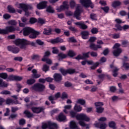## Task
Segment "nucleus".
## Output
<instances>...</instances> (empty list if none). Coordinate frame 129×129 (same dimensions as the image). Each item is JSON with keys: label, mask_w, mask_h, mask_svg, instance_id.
Returning a JSON list of instances; mask_svg holds the SVG:
<instances>
[{"label": "nucleus", "mask_w": 129, "mask_h": 129, "mask_svg": "<svg viewBox=\"0 0 129 129\" xmlns=\"http://www.w3.org/2000/svg\"><path fill=\"white\" fill-rule=\"evenodd\" d=\"M15 44L17 46H20L21 49H24L26 47V46L27 45H30L32 47H36L35 43L33 42H31L30 41H28L26 39H17L15 41Z\"/></svg>", "instance_id": "1"}, {"label": "nucleus", "mask_w": 129, "mask_h": 129, "mask_svg": "<svg viewBox=\"0 0 129 129\" xmlns=\"http://www.w3.org/2000/svg\"><path fill=\"white\" fill-rule=\"evenodd\" d=\"M19 8L22 9L25 12V16L29 17L30 16V13L28 11L29 10H32L33 7L30 5H26L24 4H19Z\"/></svg>", "instance_id": "2"}, {"label": "nucleus", "mask_w": 129, "mask_h": 129, "mask_svg": "<svg viewBox=\"0 0 129 129\" xmlns=\"http://www.w3.org/2000/svg\"><path fill=\"white\" fill-rule=\"evenodd\" d=\"M31 89L32 90L37 91L38 92H42L45 90V86L40 83H36L32 86Z\"/></svg>", "instance_id": "3"}, {"label": "nucleus", "mask_w": 129, "mask_h": 129, "mask_svg": "<svg viewBox=\"0 0 129 129\" xmlns=\"http://www.w3.org/2000/svg\"><path fill=\"white\" fill-rule=\"evenodd\" d=\"M59 72L61 73L62 75L63 76H66L67 74H69L70 75H73L75 73H79L78 72H76L75 69H69L67 70L63 69L62 68H60L59 69Z\"/></svg>", "instance_id": "4"}, {"label": "nucleus", "mask_w": 129, "mask_h": 129, "mask_svg": "<svg viewBox=\"0 0 129 129\" xmlns=\"http://www.w3.org/2000/svg\"><path fill=\"white\" fill-rule=\"evenodd\" d=\"M81 4L86 8H94L95 5L92 3L91 0H80Z\"/></svg>", "instance_id": "5"}, {"label": "nucleus", "mask_w": 129, "mask_h": 129, "mask_svg": "<svg viewBox=\"0 0 129 129\" xmlns=\"http://www.w3.org/2000/svg\"><path fill=\"white\" fill-rule=\"evenodd\" d=\"M76 119L77 120H84L85 121H89L90 118L88 117L86 114L80 113L77 115Z\"/></svg>", "instance_id": "6"}, {"label": "nucleus", "mask_w": 129, "mask_h": 129, "mask_svg": "<svg viewBox=\"0 0 129 129\" xmlns=\"http://www.w3.org/2000/svg\"><path fill=\"white\" fill-rule=\"evenodd\" d=\"M23 30V34L25 36H29L30 34H31L36 31L31 27H25Z\"/></svg>", "instance_id": "7"}, {"label": "nucleus", "mask_w": 129, "mask_h": 129, "mask_svg": "<svg viewBox=\"0 0 129 129\" xmlns=\"http://www.w3.org/2000/svg\"><path fill=\"white\" fill-rule=\"evenodd\" d=\"M69 5H68V3L67 1H63V5H60V7L56 9V10L58 11V12H61L62 11H64V10H69Z\"/></svg>", "instance_id": "8"}, {"label": "nucleus", "mask_w": 129, "mask_h": 129, "mask_svg": "<svg viewBox=\"0 0 129 129\" xmlns=\"http://www.w3.org/2000/svg\"><path fill=\"white\" fill-rule=\"evenodd\" d=\"M82 12V10H80L79 7L76 8V10L74 14L73 17L76 18L77 20H81L82 18L80 17L81 13Z\"/></svg>", "instance_id": "9"}, {"label": "nucleus", "mask_w": 129, "mask_h": 129, "mask_svg": "<svg viewBox=\"0 0 129 129\" xmlns=\"http://www.w3.org/2000/svg\"><path fill=\"white\" fill-rule=\"evenodd\" d=\"M28 109H31L32 111L34 113L39 114L44 111V108L41 107H32L31 108H28Z\"/></svg>", "instance_id": "10"}, {"label": "nucleus", "mask_w": 129, "mask_h": 129, "mask_svg": "<svg viewBox=\"0 0 129 129\" xmlns=\"http://www.w3.org/2000/svg\"><path fill=\"white\" fill-rule=\"evenodd\" d=\"M8 50L14 54H17L20 52V48L16 46H8Z\"/></svg>", "instance_id": "11"}, {"label": "nucleus", "mask_w": 129, "mask_h": 129, "mask_svg": "<svg viewBox=\"0 0 129 129\" xmlns=\"http://www.w3.org/2000/svg\"><path fill=\"white\" fill-rule=\"evenodd\" d=\"M75 25L80 26L79 28L82 29V30H86L88 29V26L86 25L84 22L81 21V22H77L75 23Z\"/></svg>", "instance_id": "12"}, {"label": "nucleus", "mask_w": 129, "mask_h": 129, "mask_svg": "<svg viewBox=\"0 0 129 129\" xmlns=\"http://www.w3.org/2000/svg\"><path fill=\"white\" fill-rule=\"evenodd\" d=\"M47 7V2L42 1L41 3H39V4L37 5V8L38 10H43L46 8Z\"/></svg>", "instance_id": "13"}, {"label": "nucleus", "mask_w": 129, "mask_h": 129, "mask_svg": "<svg viewBox=\"0 0 129 129\" xmlns=\"http://www.w3.org/2000/svg\"><path fill=\"white\" fill-rule=\"evenodd\" d=\"M50 42L51 44H55L59 43H63V40L61 38H60L59 37H57L55 39H51Z\"/></svg>", "instance_id": "14"}, {"label": "nucleus", "mask_w": 129, "mask_h": 129, "mask_svg": "<svg viewBox=\"0 0 129 129\" xmlns=\"http://www.w3.org/2000/svg\"><path fill=\"white\" fill-rule=\"evenodd\" d=\"M102 46L100 45H95V44L93 43H91L90 44V48L92 50L97 51L99 49H101Z\"/></svg>", "instance_id": "15"}, {"label": "nucleus", "mask_w": 129, "mask_h": 129, "mask_svg": "<svg viewBox=\"0 0 129 129\" xmlns=\"http://www.w3.org/2000/svg\"><path fill=\"white\" fill-rule=\"evenodd\" d=\"M32 78L33 79H38L39 78H40L41 75H40V74H37V70H35V69L32 70Z\"/></svg>", "instance_id": "16"}, {"label": "nucleus", "mask_w": 129, "mask_h": 129, "mask_svg": "<svg viewBox=\"0 0 129 129\" xmlns=\"http://www.w3.org/2000/svg\"><path fill=\"white\" fill-rule=\"evenodd\" d=\"M5 30L8 33H13L15 31H16V27H14L13 26H7L6 27Z\"/></svg>", "instance_id": "17"}, {"label": "nucleus", "mask_w": 129, "mask_h": 129, "mask_svg": "<svg viewBox=\"0 0 129 129\" xmlns=\"http://www.w3.org/2000/svg\"><path fill=\"white\" fill-rule=\"evenodd\" d=\"M67 57H68V55L64 53H63V52H60L58 53V55L57 56L58 61H61L63 59L67 58Z\"/></svg>", "instance_id": "18"}, {"label": "nucleus", "mask_w": 129, "mask_h": 129, "mask_svg": "<svg viewBox=\"0 0 129 129\" xmlns=\"http://www.w3.org/2000/svg\"><path fill=\"white\" fill-rule=\"evenodd\" d=\"M122 52L121 48H117L113 51V55L115 57H118Z\"/></svg>", "instance_id": "19"}, {"label": "nucleus", "mask_w": 129, "mask_h": 129, "mask_svg": "<svg viewBox=\"0 0 129 129\" xmlns=\"http://www.w3.org/2000/svg\"><path fill=\"white\" fill-rule=\"evenodd\" d=\"M31 34H30L29 35V38L32 39H35V38H36L37 37V36L38 35H39L40 33H39V31H35L31 33Z\"/></svg>", "instance_id": "20"}, {"label": "nucleus", "mask_w": 129, "mask_h": 129, "mask_svg": "<svg viewBox=\"0 0 129 129\" xmlns=\"http://www.w3.org/2000/svg\"><path fill=\"white\" fill-rule=\"evenodd\" d=\"M54 81L56 82H60L62 80V76L60 74L55 73L54 75Z\"/></svg>", "instance_id": "21"}, {"label": "nucleus", "mask_w": 129, "mask_h": 129, "mask_svg": "<svg viewBox=\"0 0 129 129\" xmlns=\"http://www.w3.org/2000/svg\"><path fill=\"white\" fill-rule=\"evenodd\" d=\"M8 13L10 14H16V10L12 5H8L7 7Z\"/></svg>", "instance_id": "22"}, {"label": "nucleus", "mask_w": 129, "mask_h": 129, "mask_svg": "<svg viewBox=\"0 0 129 129\" xmlns=\"http://www.w3.org/2000/svg\"><path fill=\"white\" fill-rule=\"evenodd\" d=\"M82 110V107L80 105H78V104H75L74 106V111L76 112H80Z\"/></svg>", "instance_id": "23"}, {"label": "nucleus", "mask_w": 129, "mask_h": 129, "mask_svg": "<svg viewBox=\"0 0 129 129\" xmlns=\"http://www.w3.org/2000/svg\"><path fill=\"white\" fill-rule=\"evenodd\" d=\"M81 35H82V39L86 40L88 39L87 37L89 35V32L87 31H82Z\"/></svg>", "instance_id": "24"}, {"label": "nucleus", "mask_w": 129, "mask_h": 129, "mask_svg": "<svg viewBox=\"0 0 129 129\" xmlns=\"http://www.w3.org/2000/svg\"><path fill=\"white\" fill-rule=\"evenodd\" d=\"M121 5V3L120 1H114L112 3L113 8H116Z\"/></svg>", "instance_id": "25"}, {"label": "nucleus", "mask_w": 129, "mask_h": 129, "mask_svg": "<svg viewBox=\"0 0 129 129\" xmlns=\"http://www.w3.org/2000/svg\"><path fill=\"white\" fill-rule=\"evenodd\" d=\"M58 121L60 122L64 121L67 119V117L64 114H63V113H60L59 115H58Z\"/></svg>", "instance_id": "26"}, {"label": "nucleus", "mask_w": 129, "mask_h": 129, "mask_svg": "<svg viewBox=\"0 0 129 129\" xmlns=\"http://www.w3.org/2000/svg\"><path fill=\"white\" fill-rule=\"evenodd\" d=\"M48 123L49 125V129H55L54 128H58L57 124L56 123L49 122ZM53 127H54V128H53Z\"/></svg>", "instance_id": "27"}, {"label": "nucleus", "mask_w": 129, "mask_h": 129, "mask_svg": "<svg viewBox=\"0 0 129 129\" xmlns=\"http://www.w3.org/2000/svg\"><path fill=\"white\" fill-rule=\"evenodd\" d=\"M46 12L49 14H54L55 13V10L51 6H49L46 8Z\"/></svg>", "instance_id": "28"}, {"label": "nucleus", "mask_w": 129, "mask_h": 129, "mask_svg": "<svg viewBox=\"0 0 129 129\" xmlns=\"http://www.w3.org/2000/svg\"><path fill=\"white\" fill-rule=\"evenodd\" d=\"M24 114L26 115V117L28 118H30L31 117H33V114L31 113L29 111H28V110H26L24 112Z\"/></svg>", "instance_id": "29"}, {"label": "nucleus", "mask_w": 129, "mask_h": 129, "mask_svg": "<svg viewBox=\"0 0 129 129\" xmlns=\"http://www.w3.org/2000/svg\"><path fill=\"white\" fill-rule=\"evenodd\" d=\"M76 104H79L81 105L84 106L86 104V101L83 99H77Z\"/></svg>", "instance_id": "30"}, {"label": "nucleus", "mask_w": 129, "mask_h": 129, "mask_svg": "<svg viewBox=\"0 0 129 129\" xmlns=\"http://www.w3.org/2000/svg\"><path fill=\"white\" fill-rule=\"evenodd\" d=\"M9 86V84L3 81V80L0 78V87L6 88Z\"/></svg>", "instance_id": "31"}, {"label": "nucleus", "mask_w": 129, "mask_h": 129, "mask_svg": "<svg viewBox=\"0 0 129 129\" xmlns=\"http://www.w3.org/2000/svg\"><path fill=\"white\" fill-rule=\"evenodd\" d=\"M78 125H77L76 123L75 122V121H71L70 123V128L71 129H75L77 128L78 127Z\"/></svg>", "instance_id": "32"}, {"label": "nucleus", "mask_w": 129, "mask_h": 129, "mask_svg": "<svg viewBox=\"0 0 129 129\" xmlns=\"http://www.w3.org/2000/svg\"><path fill=\"white\" fill-rule=\"evenodd\" d=\"M41 61L45 62L49 65H51L52 63V60L49 58H47V57H43L42 59H41Z\"/></svg>", "instance_id": "33"}, {"label": "nucleus", "mask_w": 129, "mask_h": 129, "mask_svg": "<svg viewBox=\"0 0 129 129\" xmlns=\"http://www.w3.org/2000/svg\"><path fill=\"white\" fill-rule=\"evenodd\" d=\"M52 29H44V31H43V34L45 35H50L51 34Z\"/></svg>", "instance_id": "34"}, {"label": "nucleus", "mask_w": 129, "mask_h": 129, "mask_svg": "<svg viewBox=\"0 0 129 129\" xmlns=\"http://www.w3.org/2000/svg\"><path fill=\"white\" fill-rule=\"evenodd\" d=\"M72 108V105H65L64 106V110H63V112L65 113L66 114L69 113V111L67 110H70Z\"/></svg>", "instance_id": "35"}, {"label": "nucleus", "mask_w": 129, "mask_h": 129, "mask_svg": "<svg viewBox=\"0 0 129 129\" xmlns=\"http://www.w3.org/2000/svg\"><path fill=\"white\" fill-rule=\"evenodd\" d=\"M68 56L71 57H73L75 56H76V53L73 50H70L69 52H68V54H67Z\"/></svg>", "instance_id": "36"}, {"label": "nucleus", "mask_w": 129, "mask_h": 129, "mask_svg": "<svg viewBox=\"0 0 129 129\" xmlns=\"http://www.w3.org/2000/svg\"><path fill=\"white\" fill-rule=\"evenodd\" d=\"M109 127L110 128L112 129H116V124L115 122H114L113 121H111L110 122H109L108 123Z\"/></svg>", "instance_id": "37"}, {"label": "nucleus", "mask_w": 129, "mask_h": 129, "mask_svg": "<svg viewBox=\"0 0 129 129\" xmlns=\"http://www.w3.org/2000/svg\"><path fill=\"white\" fill-rule=\"evenodd\" d=\"M119 71V69L117 67H114V70L112 71V76L114 77H117L118 75L117 72Z\"/></svg>", "instance_id": "38"}, {"label": "nucleus", "mask_w": 129, "mask_h": 129, "mask_svg": "<svg viewBox=\"0 0 129 129\" xmlns=\"http://www.w3.org/2000/svg\"><path fill=\"white\" fill-rule=\"evenodd\" d=\"M59 66V63H55L54 66L51 67V69H52V71H57L59 70V67H58Z\"/></svg>", "instance_id": "39"}, {"label": "nucleus", "mask_w": 129, "mask_h": 129, "mask_svg": "<svg viewBox=\"0 0 129 129\" xmlns=\"http://www.w3.org/2000/svg\"><path fill=\"white\" fill-rule=\"evenodd\" d=\"M36 82L35 80L34 79H30L29 80H27L26 83L28 85H31L34 84Z\"/></svg>", "instance_id": "40"}, {"label": "nucleus", "mask_w": 129, "mask_h": 129, "mask_svg": "<svg viewBox=\"0 0 129 129\" xmlns=\"http://www.w3.org/2000/svg\"><path fill=\"white\" fill-rule=\"evenodd\" d=\"M50 68V67L47 64H43L42 67V71L44 72L45 73H46L49 71V69Z\"/></svg>", "instance_id": "41"}, {"label": "nucleus", "mask_w": 129, "mask_h": 129, "mask_svg": "<svg viewBox=\"0 0 129 129\" xmlns=\"http://www.w3.org/2000/svg\"><path fill=\"white\" fill-rule=\"evenodd\" d=\"M97 113H102L104 112V108L102 107H98L96 108Z\"/></svg>", "instance_id": "42"}, {"label": "nucleus", "mask_w": 129, "mask_h": 129, "mask_svg": "<svg viewBox=\"0 0 129 129\" xmlns=\"http://www.w3.org/2000/svg\"><path fill=\"white\" fill-rule=\"evenodd\" d=\"M36 103L34 101L30 102V104H28L26 105V106L27 108H32V106H35Z\"/></svg>", "instance_id": "43"}, {"label": "nucleus", "mask_w": 129, "mask_h": 129, "mask_svg": "<svg viewBox=\"0 0 129 129\" xmlns=\"http://www.w3.org/2000/svg\"><path fill=\"white\" fill-rule=\"evenodd\" d=\"M15 77H16V75H10L9 77H8L7 78V82L15 81Z\"/></svg>", "instance_id": "44"}, {"label": "nucleus", "mask_w": 129, "mask_h": 129, "mask_svg": "<svg viewBox=\"0 0 129 129\" xmlns=\"http://www.w3.org/2000/svg\"><path fill=\"white\" fill-rule=\"evenodd\" d=\"M37 22V19L35 18H30L29 20V23L31 24H34Z\"/></svg>", "instance_id": "45"}, {"label": "nucleus", "mask_w": 129, "mask_h": 129, "mask_svg": "<svg viewBox=\"0 0 129 129\" xmlns=\"http://www.w3.org/2000/svg\"><path fill=\"white\" fill-rule=\"evenodd\" d=\"M0 78L6 80L8 78V74L7 73H0Z\"/></svg>", "instance_id": "46"}, {"label": "nucleus", "mask_w": 129, "mask_h": 129, "mask_svg": "<svg viewBox=\"0 0 129 129\" xmlns=\"http://www.w3.org/2000/svg\"><path fill=\"white\" fill-rule=\"evenodd\" d=\"M98 29L96 27H93L91 29V32L92 34H96L98 33Z\"/></svg>", "instance_id": "47"}, {"label": "nucleus", "mask_w": 129, "mask_h": 129, "mask_svg": "<svg viewBox=\"0 0 129 129\" xmlns=\"http://www.w3.org/2000/svg\"><path fill=\"white\" fill-rule=\"evenodd\" d=\"M60 98L62 100H64L65 99H68V94H67L65 92H63L61 94V97H60Z\"/></svg>", "instance_id": "48"}, {"label": "nucleus", "mask_w": 129, "mask_h": 129, "mask_svg": "<svg viewBox=\"0 0 129 129\" xmlns=\"http://www.w3.org/2000/svg\"><path fill=\"white\" fill-rule=\"evenodd\" d=\"M9 33L5 29H0V35H7Z\"/></svg>", "instance_id": "49"}, {"label": "nucleus", "mask_w": 129, "mask_h": 129, "mask_svg": "<svg viewBox=\"0 0 129 129\" xmlns=\"http://www.w3.org/2000/svg\"><path fill=\"white\" fill-rule=\"evenodd\" d=\"M52 52L54 54H57L59 53V50L57 49L56 47H52Z\"/></svg>", "instance_id": "50"}, {"label": "nucleus", "mask_w": 129, "mask_h": 129, "mask_svg": "<svg viewBox=\"0 0 129 129\" xmlns=\"http://www.w3.org/2000/svg\"><path fill=\"white\" fill-rule=\"evenodd\" d=\"M99 65V62H96V63H94L93 66H92V67H90V68L91 69V70H94L96 69L97 67H98Z\"/></svg>", "instance_id": "51"}, {"label": "nucleus", "mask_w": 129, "mask_h": 129, "mask_svg": "<svg viewBox=\"0 0 129 129\" xmlns=\"http://www.w3.org/2000/svg\"><path fill=\"white\" fill-rule=\"evenodd\" d=\"M11 16L9 14H4L3 15V18L6 20H8L11 19Z\"/></svg>", "instance_id": "52"}, {"label": "nucleus", "mask_w": 129, "mask_h": 129, "mask_svg": "<svg viewBox=\"0 0 129 129\" xmlns=\"http://www.w3.org/2000/svg\"><path fill=\"white\" fill-rule=\"evenodd\" d=\"M76 5V3H75L74 0H71L70 2V6H71V8L73 9L75 8Z\"/></svg>", "instance_id": "53"}, {"label": "nucleus", "mask_w": 129, "mask_h": 129, "mask_svg": "<svg viewBox=\"0 0 129 129\" xmlns=\"http://www.w3.org/2000/svg\"><path fill=\"white\" fill-rule=\"evenodd\" d=\"M89 54H90V51H88L86 53H83V56H82V57H83V58H84L85 59L86 58H89Z\"/></svg>", "instance_id": "54"}, {"label": "nucleus", "mask_w": 129, "mask_h": 129, "mask_svg": "<svg viewBox=\"0 0 129 129\" xmlns=\"http://www.w3.org/2000/svg\"><path fill=\"white\" fill-rule=\"evenodd\" d=\"M68 28L70 30V31H71V32H75V33H76L78 32V29L75 28V27H73V26H69Z\"/></svg>", "instance_id": "55"}, {"label": "nucleus", "mask_w": 129, "mask_h": 129, "mask_svg": "<svg viewBox=\"0 0 129 129\" xmlns=\"http://www.w3.org/2000/svg\"><path fill=\"white\" fill-rule=\"evenodd\" d=\"M32 60H39L40 58V56H39L38 54H34L31 57Z\"/></svg>", "instance_id": "56"}, {"label": "nucleus", "mask_w": 129, "mask_h": 129, "mask_svg": "<svg viewBox=\"0 0 129 129\" xmlns=\"http://www.w3.org/2000/svg\"><path fill=\"white\" fill-rule=\"evenodd\" d=\"M95 106L96 107H101L104 106V103L101 102H96L95 103Z\"/></svg>", "instance_id": "57"}, {"label": "nucleus", "mask_w": 129, "mask_h": 129, "mask_svg": "<svg viewBox=\"0 0 129 129\" xmlns=\"http://www.w3.org/2000/svg\"><path fill=\"white\" fill-rule=\"evenodd\" d=\"M8 24L12 26H16L17 22L16 21V20H10L9 21H8Z\"/></svg>", "instance_id": "58"}, {"label": "nucleus", "mask_w": 129, "mask_h": 129, "mask_svg": "<svg viewBox=\"0 0 129 129\" xmlns=\"http://www.w3.org/2000/svg\"><path fill=\"white\" fill-rule=\"evenodd\" d=\"M42 124L41 129H47L49 128L48 123L42 122Z\"/></svg>", "instance_id": "59"}, {"label": "nucleus", "mask_w": 129, "mask_h": 129, "mask_svg": "<svg viewBox=\"0 0 129 129\" xmlns=\"http://www.w3.org/2000/svg\"><path fill=\"white\" fill-rule=\"evenodd\" d=\"M101 10H102L105 13H108L109 11V7H101Z\"/></svg>", "instance_id": "60"}, {"label": "nucleus", "mask_w": 129, "mask_h": 129, "mask_svg": "<svg viewBox=\"0 0 129 129\" xmlns=\"http://www.w3.org/2000/svg\"><path fill=\"white\" fill-rule=\"evenodd\" d=\"M15 61H18L19 62H21L23 60V57L21 56H17L14 58Z\"/></svg>", "instance_id": "61"}, {"label": "nucleus", "mask_w": 129, "mask_h": 129, "mask_svg": "<svg viewBox=\"0 0 129 129\" xmlns=\"http://www.w3.org/2000/svg\"><path fill=\"white\" fill-rule=\"evenodd\" d=\"M37 22L40 24H45V21L41 18H38V20H37Z\"/></svg>", "instance_id": "62"}, {"label": "nucleus", "mask_w": 129, "mask_h": 129, "mask_svg": "<svg viewBox=\"0 0 129 129\" xmlns=\"http://www.w3.org/2000/svg\"><path fill=\"white\" fill-rule=\"evenodd\" d=\"M123 68L125 69V70H129V63L124 62L123 63Z\"/></svg>", "instance_id": "63"}, {"label": "nucleus", "mask_w": 129, "mask_h": 129, "mask_svg": "<svg viewBox=\"0 0 129 129\" xmlns=\"http://www.w3.org/2000/svg\"><path fill=\"white\" fill-rule=\"evenodd\" d=\"M69 42H71L73 43H77V41L76 39H75L74 37H71L70 38H69V41H68Z\"/></svg>", "instance_id": "64"}]
</instances>
